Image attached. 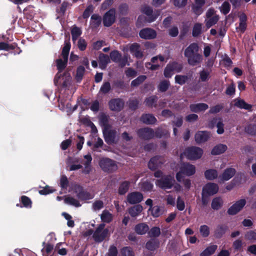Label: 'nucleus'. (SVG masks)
Here are the masks:
<instances>
[{"instance_id":"1","label":"nucleus","mask_w":256,"mask_h":256,"mask_svg":"<svg viewBox=\"0 0 256 256\" xmlns=\"http://www.w3.org/2000/svg\"><path fill=\"white\" fill-rule=\"evenodd\" d=\"M138 136L144 140H148L153 138L154 135L157 138H161L162 136H168L169 133L168 130H162V128H158L154 134V132L149 128H144L138 130Z\"/></svg>"},{"instance_id":"2","label":"nucleus","mask_w":256,"mask_h":256,"mask_svg":"<svg viewBox=\"0 0 256 256\" xmlns=\"http://www.w3.org/2000/svg\"><path fill=\"white\" fill-rule=\"evenodd\" d=\"M154 176L156 178H161L156 181L157 186L164 190L170 189L173 186L175 180L171 176H163L160 171H156L154 172Z\"/></svg>"},{"instance_id":"3","label":"nucleus","mask_w":256,"mask_h":256,"mask_svg":"<svg viewBox=\"0 0 256 256\" xmlns=\"http://www.w3.org/2000/svg\"><path fill=\"white\" fill-rule=\"evenodd\" d=\"M196 172V167L189 163H184L180 167V170L176 174L177 180L180 182L185 176H190Z\"/></svg>"},{"instance_id":"4","label":"nucleus","mask_w":256,"mask_h":256,"mask_svg":"<svg viewBox=\"0 0 256 256\" xmlns=\"http://www.w3.org/2000/svg\"><path fill=\"white\" fill-rule=\"evenodd\" d=\"M168 58L169 55L168 53H166L164 55H158L152 58L151 62L146 64V66L147 68L152 70H156L160 66L166 62Z\"/></svg>"},{"instance_id":"5","label":"nucleus","mask_w":256,"mask_h":256,"mask_svg":"<svg viewBox=\"0 0 256 256\" xmlns=\"http://www.w3.org/2000/svg\"><path fill=\"white\" fill-rule=\"evenodd\" d=\"M70 48V42H66L62 50V57L56 60L57 68L59 72L63 70L66 65Z\"/></svg>"},{"instance_id":"6","label":"nucleus","mask_w":256,"mask_h":256,"mask_svg":"<svg viewBox=\"0 0 256 256\" xmlns=\"http://www.w3.org/2000/svg\"><path fill=\"white\" fill-rule=\"evenodd\" d=\"M110 234L108 229L105 228V224H101L94 232L92 238L96 242H99L104 240Z\"/></svg>"},{"instance_id":"7","label":"nucleus","mask_w":256,"mask_h":256,"mask_svg":"<svg viewBox=\"0 0 256 256\" xmlns=\"http://www.w3.org/2000/svg\"><path fill=\"white\" fill-rule=\"evenodd\" d=\"M203 154V150L198 147L192 146L187 148L183 154L188 160H194L201 158Z\"/></svg>"},{"instance_id":"8","label":"nucleus","mask_w":256,"mask_h":256,"mask_svg":"<svg viewBox=\"0 0 256 256\" xmlns=\"http://www.w3.org/2000/svg\"><path fill=\"white\" fill-rule=\"evenodd\" d=\"M70 192L76 194L78 199L80 200H90L94 197L93 194L84 190L82 187L78 185H74Z\"/></svg>"},{"instance_id":"9","label":"nucleus","mask_w":256,"mask_h":256,"mask_svg":"<svg viewBox=\"0 0 256 256\" xmlns=\"http://www.w3.org/2000/svg\"><path fill=\"white\" fill-rule=\"evenodd\" d=\"M99 165L102 169L105 172H111L118 168L116 162L108 158H102L100 160Z\"/></svg>"},{"instance_id":"10","label":"nucleus","mask_w":256,"mask_h":256,"mask_svg":"<svg viewBox=\"0 0 256 256\" xmlns=\"http://www.w3.org/2000/svg\"><path fill=\"white\" fill-rule=\"evenodd\" d=\"M182 68V66L176 62L169 64L164 69V76L166 78H170L174 72H179Z\"/></svg>"},{"instance_id":"11","label":"nucleus","mask_w":256,"mask_h":256,"mask_svg":"<svg viewBox=\"0 0 256 256\" xmlns=\"http://www.w3.org/2000/svg\"><path fill=\"white\" fill-rule=\"evenodd\" d=\"M142 11L148 16L146 21L148 22L154 21L160 14V12L159 10H156L153 12L152 8L148 6H144L142 8Z\"/></svg>"},{"instance_id":"12","label":"nucleus","mask_w":256,"mask_h":256,"mask_svg":"<svg viewBox=\"0 0 256 256\" xmlns=\"http://www.w3.org/2000/svg\"><path fill=\"white\" fill-rule=\"evenodd\" d=\"M246 204L244 199L240 200L236 202L228 210V213L230 215H234L239 212Z\"/></svg>"},{"instance_id":"13","label":"nucleus","mask_w":256,"mask_h":256,"mask_svg":"<svg viewBox=\"0 0 256 256\" xmlns=\"http://www.w3.org/2000/svg\"><path fill=\"white\" fill-rule=\"evenodd\" d=\"M218 190V186L214 183H208L202 189V194L204 196L213 195L217 193Z\"/></svg>"},{"instance_id":"14","label":"nucleus","mask_w":256,"mask_h":256,"mask_svg":"<svg viewBox=\"0 0 256 256\" xmlns=\"http://www.w3.org/2000/svg\"><path fill=\"white\" fill-rule=\"evenodd\" d=\"M115 10L111 9L104 16L103 22L104 26H110L115 20Z\"/></svg>"},{"instance_id":"15","label":"nucleus","mask_w":256,"mask_h":256,"mask_svg":"<svg viewBox=\"0 0 256 256\" xmlns=\"http://www.w3.org/2000/svg\"><path fill=\"white\" fill-rule=\"evenodd\" d=\"M210 136V133L208 132L199 131L195 134V140L198 144L202 143L207 141Z\"/></svg>"},{"instance_id":"16","label":"nucleus","mask_w":256,"mask_h":256,"mask_svg":"<svg viewBox=\"0 0 256 256\" xmlns=\"http://www.w3.org/2000/svg\"><path fill=\"white\" fill-rule=\"evenodd\" d=\"M92 158L90 154H88L84 156V160H82V163L84 166L82 172L86 174H89L92 170L91 162Z\"/></svg>"},{"instance_id":"17","label":"nucleus","mask_w":256,"mask_h":256,"mask_svg":"<svg viewBox=\"0 0 256 256\" xmlns=\"http://www.w3.org/2000/svg\"><path fill=\"white\" fill-rule=\"evenodd\" d=\"M140 36L144 39H152L156 37V34L154 30L150 28H146L140 31Z\"/></svg>"},{"instance_id":"18","label":"nucleus","mask_w":256,"mask_h":256,"mask_svg":"<svg viewBox=\"0 0 256 256\" xmlns=\"http://www.w3.org/2000/svg\"><path fill=\"white\" fill-rule=\"evenodd\" d=\"M143 198L142 194L138 192H133L128 195L127 200L130 204H135L140 202Z\"/></svg>"},{"instance_id":"19","label":"nucleus","mask_w":256,"mask_h":256,"mask_svg":"<svg viewBox=\"0 0 256 256\" xmlns=\"http://www.w3.org/2000/svg\"><path fill=\"white\" fill-rule=\"evenodd\" d=\"M236 170L234 168H226L219 177L220 181H226L231 178L235 174Z\"/></svg>"},{"instance_id":"20","label":"nucleus","mask_w":256,"mask_h":256,"mask_svg":"<svg viewBox=\"0 0 256 256\" xmlns=\"http://www.w3.org/2000/svg\"><path fill=\"white\" fill-rule=\"evenodd\" d=\"M124 106V102L120 99H114L109 102V106L111 110L119 111Z\"/></svg>"},{"instance_id":"21","label":"nucleus","mask_w":256,"mask_h":256,"mask_svg":"<svg viewBox=\"0 0 256 256\" xmlns=\"http://www.w3.org/2000/svg\"><path fill=\"white\" fill-rule=\"evenodd\" d=\"M162 163V158L160 156H155L150 159L148 162V168L154 170Z\"/></svg>"},{"instance_id":"22","label":"nucleus","mask_w":256,"mask_h":256,"mask_svg":"<svg viewBox=\"0 0 256 256\" xmlns=\"http://www.w3.org/2000/svg\"><path fill=\"white\" fill-rule=\"evenodd\" d=\"M198 47L196 44H190L184 51V56L187 58L198 53Z\"/></svg>"},{"instance_id":"23","label":"nucleus","mask_w":256,"mask_h":256,"mask_svg":"<svg viewBox=\"0 0 256 256\" xmlns=\"http://www.w3.org/2000/svg\"><path fill=\"white\" fill-rule=\"evenodd\" d=\"M59 107L60 110L64 111H66L67 112H72L76 109V106L72 108L71 104L66 101H64L62 100H60Z\"/></svg>"},{"instance_id":"24","label":"nucleus","mask_w":256,"mask_h":256,"mask_svg":"<svg viewBox=\"0 0 256 256\" xmlns=\"http://www.w3.org/2000/svg\"><path fill=\"white\" fill-rule=\"evenodd\" d=\"M202 56L196 53L193 56L188 58V61L190 64L192 66H196L200 64L202 61Z\"/></svg>"},{"instance_id":"25","label":"nucleus","mask_w":256,"mask_h":256,"mask_svg":"<svg viewBox=\"0 0 256 256\" xmlns=\"http://www.w3.org/2000/svg\"><path fill=\"white\" fill-rule=\"evenodd\" d=\"M227 150V146L224 144H218L212 148L211 154L212 155H218L224 153Z\"/></svg>"},{"instance_id":"26","label":"nucleus","mask_w":256,"mask_h":256,"mask_svg":"<svg viewBox=\"0 0 256 256\" xmlns=\"http://www.w3.org/2000/svg\"><path fill=\"white\" fill-rule=\"evenodd\" d=\"M208 108V106L204 103H200L197 104H192L190 106V110L194 112H199L205 110Z\"/></svg>"},{"instance_id":"27","label":"nucleus","mask_w":256,"mask_h":256,"mask_svg":"<svg viewBox=\"0 0 256 256\" xmlns=\"http://www.w3.org/2000/svg\"><path fill=\"white\" fill-rule=\"evenodd\" d=\"M142 210V206L140 204H138L130 208L128 210V212L132 217H136L140 215Z\"/></svg>"},{"instance_id":"28","label":"nucleus","mask_w":256,"mask_h":256,"mask_svg":"<svg viewBox=\"0 0 256 256\" xmlns=\"http://www.w3.org/2000/svg\"><path fill=\"white\" fill-rule=\"evenodd\" d=\"M148 226L144 223L139 224L136 226L134 230L138 234H145L148 230Z\"/></svg>"},{"instance_id":"29","label":"nucleus","mask_w":256,"mask_h":256,"mask_svg":"<svg viewBox=\"0 0 256 256\" xmlns=\"http://www.w3.org/2000/svg\"><path fill=\"white\" fill-rule=\"evenodd\" d=\"M148 211L150 212L151 214L154 218H158L164 213V208L162 207L156 206L153 208H150Z\"/></svg>"},{"instance_id":"30","label":"nucleus","mask_w":256,"mask_h":256,"mask_svg":"<svg viewBox=\"0 0 256 256\" xmlns=\"http://www.w3.org/2000/svg\"><path fill=\"white\" fill-rule=\"evenodd\" d=\"M130 50L138 58L142 56V52L140 48V46L137 44H134L130 47Z\"/></svg>"},{"instance_id":"31","label":"nucleus","mask_w":256,"mask_h":256,"mask_svg":"<svg viewBox=\"0 0 256 256\" xmlns=\"http://www.w3.org/2000/svg\"><path fill=\"white\" fill-rule=\"evenodd\" d=\"M113 216L107 210H104L100 214V219L104 222L109 223L112 220Z\"/></svg>"},{"instance_id":"32","label":"nucleus","mask_w":256,"mask_h":256,"mask_svg":"<svg viewBox=\"0 0 256 256\" xmlns=\"http://www.w3.org/2000/svg\"><path fill=\"white\" fill-rule=\"evenodd\" d=\"M64 203L76 207H79L81 206L80 202L76 199L70 196H66L64 198Z\"/></svg>"},{"instance_id":"33","label":"nucleus","mask_w":256,"mask_h":256,"mask_svg":"<svg viewBox=\"0 0 256 256\" xmlns=\"http://www.w3.org/2000/svg\"><path fill=\"white\" fill-rule=\"evenodd\" d=\"M110 62L109 57L104 54H101L99 56V66L102 69H104L106 64Z\"/></svg>"},{"instance_id":"34","label":"nucleus","mask_w":256,"mask_h":256,"mask_svg":"<svg viewBox=\"0 0 256 256\" xmlns=\"http://www.w3.org/2000/svg\"><path fill=\"white\" fill-rule=\"evenodd\" d=\"M217 248L216 245H210L200 254V256H210L215 252Z\"/></svg>"},{"instance_id":"35","label":"nucleus","mask_w":256,"mask_h":256,"mask_svg":"<svg viewBox=\"0 0 256 256\" xmlns=\"http://www.w3.org/2000/svg\"><path fill=\"white\" fill-rule=\"evenodd\" d=\"M204 176L207 180H213L218 177V173L216 170L210 169L205 172Z\"/></svg>"},{"instance_id":"36","label":"nucleus","mask_w":256,"mask_h":256,"mask_svg":"<svg viewBox=\"0 0 256 256\" xmlns=\"http://www.w3.org/2000/svg\"><path fill=\"white\" fill-rule=\"evenodd\" d=\"M141 120L146 124H152L156 122V118L150 114H144L141 118Z\"/></svg>"},{"instance_id":"37","label":"nucleus","mask_w":256,"mask_h":256,"mask_svg":"<svg viewBox=\"0 0 256 256\" xmlns=\"http://www.w3.org/2000/svg\"><path fill=\"white\" fill-rule=\"evenodd\" d=\"M218 16H214L212 18H206L205 20V24L207 28H209L213 25L215 24L218 22Z\"/></svg>"},{"instance_id":"38","label":"nucleus","mask_w":256,"mask_h":256,"mask_svg":"<svg viewBox=\"0 0 256 256\" xmlns=\"http://www.w3.org/2000/svg\"><path fill=\"white\" fill-rule=\"evenodd\" d=\"M223 204V201L220 198L218 197L213 199L212 202V208L214 210L220 209Z\"/></svg>"},{"instance_id":"39","label":"nucleus","mask_w":256,"mask_h":256,"mask_svg":"<svg viewBox=\"0 0 256 256\" xmlns=\"http://www.w3.org/2000/svg\"><path fill=\"white\" fill-rule=\"evenodd\" d=\"M71 33L72 35V40L74 43L82 34V30L80 28L75 26L72 29Z\"/></svg>"},{"instance_id":"40","label":"nucleus","mask_w":256,"mask_h":256,"mask_svg":"<svg viewBox=\"0 0 256 256\" xmlns=\"http://www.w3.org/2000/svg\"><path fill=\"white\" fill-rule=\"evenodd\" d=\"M68 168L70 171L79 170L82 168V166L80 164H74L72 162L71 158H68L67 161Z\"/></svg>"},{"instance_id":"41","label":"nucleus","mask_w":256,"mask_h":256,"mask_svg":"<svg viewBox=\"0 0 256 256\" xmlns=\"http://www.w3.org/2000/svg\"><path fill=\"white\" fill-rule=\"evenodd\" d=\"M234 105L240 108L249 110L250 108V105L246 104L244 100H236Z\"/></svg>"},{"instance_id":"42","label":"nucleus","mask_w":256,"mask_h":256,"mask_svg":"<svg viewBox=\"0 0 256 256\" xmlns=\"http://www.w3.org/2000/svg\"><path fill=\"white\" fill-rule=\"evenodd\" d=\"M226 226H218L214 232V236L216 238H220L226 232Z\"/></svg>"},{"instance_id":"43","label":"nucleus","mask_w":256,"mask_h":256,"mask_svg":"<svg viewBox=\"0 0 256 256\" xmlns=\"http://www.w3.org/2000/svg\"><path fill=\"white\" fill-rule=\"evenodd\" d=\"M130 182L128 181H125L122 182L119 188L118 192L120 194H124L128 190Z\"/></svg>"},{"instance_id":"44","label":"nucleus","mask_w":256,"mask_h":256,"mask_svg":"<svg viewBox=\"0 0 256 256\" xmlns=\"http://www.w3.org/2000/svg\"><path fill=\"white\" fill-rule=\"evenodd\" d=\"M104 134L106 142L108 144H112L115 140V138L112 132H107L104 131Z\"/></svg>"},{"instance_id":"45","label":"nucleus","mask_w":256,"mask_h":256,"mask_svg":"<svg viewBox=\"0 0 256 256\" xmlns=\"http://www.w3.org/2000/svg\"><path fill=\"white\" fill-rule=\"evenodd\" d=\"M202 24L200 23L196 24L192 30V36H197L202 33Z\"/></svg>"},{"instance_id":"46","label":"nucleus","mask_w":256,"mask_h":256,"mask_svg":"<svg viewBox=\"0 0 256 256\" xmlns=\"http://www.w3.org/2000/svg\"><path fill=\"white\" fill-rule=\"evenodd\" d=\"M200 232L202 237L206 238L210 234V228L206 225H202L200 228Z\"/></svg>"},{"instance_id":"47","label":"nucleus","mask_w":256,"mask_h":256,"mask_svg":"<svg viewBox=\"0 0 256 256\" xmlns=\"http://www.w3.org/2000/svg\"><path fill=\"white\" fill-rule=\"evenodd\" d=\"M158 242L154 240H152L147 242L146 248L150 250H153L158 247Z\"/></svg>"},{"instance_id":"48","label":"nucleus","mask_w":256,"mask_h":256,"mask_svg":"<svg viewBox=\"0 0 256 256\" xmlns=\"http://www.w3.org/2000/svg\"><path fill=\"white\" fill-rule=\"evenodd\" d=\"M104 208V202L101 200H96L93 204L92 208L94 211L98 212Z\"/></svg>"},{"instance_id":"49","label":"nucleus","mask_w":256,"mask_h":256,"mask_svg":"<svg viewBox=\"0 0 256 256\" xmlns=\"http://www.w3.org/2000/svg\"><path fill=\"white\" fill-rule=\"evenodd\" d=\"M84 68L82 66H80L78 68L76 78L78 82H80L82 80V76L84 73Z\"/></svg>"},{"instance_id":"50","label":"nucleus","mask_w":256,"mask_h":256,"mask_svg":"<svg viewBox=\"0 0 256 256\" xmlns=\"http://www.w3.org/2000/svg\"><path fill=\"white\" fill-rule=\"evenodd\" d=\"M160 234V230L158 227L154 226L148 232L150 237H158Z\"/></svg>"},{"instance_id":"51","label":"nucleus","mask_w":256,"mask_h":256,"mask_svg":"<svg viewBox=\"0 0 256 256\" xmlns=\"http://www.w3.org/2000/svg\"><path fill=\"white\" fill-rule=\"evenodd\" d=\"M230 9V6L228 2H224L220 8V12L224 14H228Z\"/></svg>"},{"instance_id":"52","label":"nucleus","mask_w":256,"mask_h":256,"mask_svg":"<svg viewBox=\"0 0 256 256\" xmlns=\"http://www.w3.org/2000/svg\"><path fill=\"white\" fill-rule=\"evenodd\" d=\"M170 86V82L168 80H163L161 82L158 86V90L160 92H164L166 91Z\"/></svg>"},{"instance_id":"53","label":"nucleus","mask_w":256,"mask_h":256,"mask_svg":"<svg viewBox=\"0 0 256 256\" xmlns=\"http://www.w3.org/2000/svg\"><path fill=\"white\" fill-rule=\"evenodd\" d=\"M245 238L248 240L256 241V232L250 230L245 234Z\"/></svg>"},{"instance_id":"54","label":"nucleus","mask_w":256,"mask_h":256,"mask_svg":"<svg viewBox=\"0 0 256 256\" xmlns=\"http://www.w3.org/2000/svg\"><path fill=\"white\" fill-rule=\"evenodd\" d=\"M187 80L188 77L186 76L176 75L175 76L176 82L181 85L184 84Z\"/></svg>"},{"instance_id":"55","label":"nucleus","mask_w":256,"mask_h":256,"mask_svg":"<svg viewBox=\"0 0 256 256\" xmlns=\"http://www.w3.org/2000/svg\"><path fill=\"white\" fill-rule=\"evenodd\" d=\"M110 57L112 61L118 62L120 59L121 55L118 52L114 51L110 52Z\"/></svg>"},{"instance_id":"56","label":"nucleus","mask_w":256,"mask_h":256,"mask_svg":"<svg viewBox=\"0 0 256 256\" xmlns=\"http://www.w3.org/2000/svg\"><path fill=\"white\" fill-rule=\"evenodd\" d=\"M21 202L23 204L24 206L26 208H31L32 202L26 196H22L21 198Z\"/></svg>"},{"instance_id":"57","label":"nucleus","mask_w":256,"mask_h":256,"mask_svg":"<svg viewBox=\"0 0 256 256\" xmlns=\"http://www.w3.org/2000/svg\"><path fill=\"white\" fill-rule=\"evenodd\" d=\"M34 12V8L32 6H29L24 10V14L28 16V18H32Z\"/></svg>"},{"instance_id":"58","label":"nucleus","mask_w":256,"mask_h":256,"mask_svg":"<svg viewBox=\"0 0 256 256\" xmlns=\"http://www.w3.org/2000/svg\"><path fill=\"white\" fill-rule=\"evenodd\" d=\"M146 78V76H138L137 78L134 80L132 82V86H137L144 82Z\"/></svg>"},{"instance_id":"59","label":"nucleus","mask_w":256,"mask_h":256,"mask_svg":"<svg viewBox=\"0 0 256 256\" xmlns=\"http://www.w3.org/2000/svg\"><path fill=\"white\" fill-rule=\"evenodd\" d=\"M176 208L180 211L183 210L185 208L184 202L180 196L178 198Z\"/></svg>"},{"instance_id":"60","label":"nucleus","mask_w":256,"mask_h":256,"mask_svg":"<svg viewBox=\"0 0 256 256\" xmlns=\"http://www.w3.org/2000/svg\"><path fill=\"white\" fill-rule=\"evenodd\" d=\"M86 42L83 38H80L78 42V46L80 50H84L86 48Z\"/></svg>"},{"instance_id":"61","label":"nucleus","mask_w":256,"mask_h":256,"mask_svg":"<svg viewBox=\"0 0 256 256\" xmlns=\"http://www.w3.org/2000/svg\"><path fill=\"white\" fill-rule=\"evenodd\" d=\"M110 88V85L108 82H104L103 85L102 86L100 92L106 94L107 93Z\"/></svg>"},{"instance_id":"62","label":"nucleus","mask_w":256,"mask_h":256,"mask_svg":"<svg viewBox=\"0 0 256 256\" xmlns=\"http://www.w3.org/2000/svg\"><path fill=\"white\" fill-rule=\"evenodd\" d=\"M123 256H134L133 252L130 248H124L122 250Z\"/></svg>"},{"instance_id":"63","label":"nucleus","mask_w":256,"mask_h":256,"mask_svg":"<svg viewBox=\"0 0 256 256\" xmlns=\"http://www.w3.org/2000/svg\"><path fill=\"white\" fill-rule=\"evenodd\" d=\"M200 78L203 82L207 80L209 78V72L204 70L200 72Z\"/></svg>"},{"instance_id":"64","label":"nucleus","mask_w":256,"mask_h":256,"mask_svg":"<svg viewBox=\"0 0 256 256\" xmlns=\"http://www.w3.org/2000/svg\"><path fill=\"white\" fill-rule=\"evenodd\" d=\"M54 192V190L51 187L46 186L44 188L39 191V192L41 194H48L50 193H52Z\"/></svg>"}]
</instances>
